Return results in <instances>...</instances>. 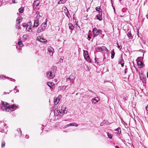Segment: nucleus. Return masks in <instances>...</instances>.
<instances>
[{
	"instance_id": "obj_14",
	"label": "nucleus",
	"mask_w": 148,
	"mask_h": 148,
	"mask_svg": "<svg viewBox=\"0 0 148 148\" xmlns=\"http://www.w3.org/2000/svg\"><path fill=\"white\" fill-rule=\"evenodd\" d=\"M102 11L99 12V14L97 15V19L99 21L102 20Z\"/></svg>"
},
{
	"instance_id": "obj_11",
	"label": "nucleus",
	"mask_w": 148,
	"mask_h": 148,
	"mask_svg": "<svg viewBox=\"0 0 148 148\" xmlns=\"http://www.w3.org/2000/svg\"><path fill=\"white\" fill-rule=\"evenodd\" d=\"M47 77L50 79H52L53 78L54 75L52 74V72L50 71H49L47 73Z\"/></svg>"
},
{
	"instance_id": "obj_20",
	"label": "nucleus",
	"mask_w": 148,
	"mask_h": 148,
	"mask_svg": "<svg viewBox=\"0 0 148 148\" xmlns=\"http://www.w3.org/2000/svg\"><path fill=\"white\" fill-rule=\"evenodd\" d=\"M140 79L142 81L143 83H145L146 82V76L144 77L140 76Z\"/></svg>"
},
{
	"instance_id": "obj_5",
	"label": "nucleus",
	"mask_w": 148,
	"mask_h": 148,
	"mask_svg": "<svg viewBox=\"0 0 148 148\" xmlns=\"http://www.w3.org/2000/svg\"><path fill=\"white\" fill-rule=\"evenodd\" d=\"M54 113L57 115H60L62 116L64 114L63 113V111L61 110V109L59 110H55L54 111Z\"/></svg>"
},
{
	"instance_id": "obj_27",
	"label": "nucleus",
	"mask_w": 148,
	"mask_h": 148,
	"mask_svg": "<svg viewBox=\"0 0 148 148\" xmlns=\"http://www.w3.org/2000/svg\"><path fill=\"white\" fill-rule=\"evenodd\" d=\"M4 130H0V132L2 133V135L4 136L6 134V131L5 132L4 131Z\"/></svg>"
},
{
	"instance_id": "obj_61",
	"label": "nucleus",
	"mask_w": 148,
	"mask_h": 148,
	"mask_svg": "<svg viewBox=\"0 0 148 148\" xmlns=\"http://www.w3.org/2000/svg\"><path fill=\"white\" fill-rule=\"evenodd\" d=\"M120 128L118 127V128H117V129H116L115 130H120Z\"/></svg>"
},
{
	"instance_id": "obj_64",
	"label": "nucleus",
	"mask_w": 148,
	"mask_h": 148,
	"mask_svg": "<svg viewBox=\"0 0 148 148\" xmlns=\"http://www.w3.org/2000/svg\"><path fill=\"white\" fill-rule=\"evenodd\" d=\"M1 109V106H0V109Z\"/></svg>"
},
{
	"instance_id": "obj_2",
	"label": "nucleus",
	"mask_w": 148,
	"mask_h": 148,
	"mask_svg": "<svg viewBox=\"0 0 148 148\" xmlns=\"http://www.w3.org/2000/svg\"><path fill=\"white\" fill-rule=\"evenodd\" d=\"M47 26V22H43L41 25L38 27L37 30V33H39L44 31Z\"/></svg>"
},
{
	"instance_id": "obj_44",
	"label": "nucleus",
	"mask_w": 148,
	"mask_h": 148,
	"mask_svg": "<svg viewBox=\"0 0 148 148\" xmlns=\"http://www.w3.org/2000/svg\"><path fill=\"white\" fill-rule=\"evenodd\" d=\"M0 124H1L2 125H4L5 126L6 125L3 122H2V121H0Z\"/></svg>"
},
{
	"instance_id": "obj_23",
	"label": "nucleus",
	"mask_w": 148,
	"mask_h": 148,
	"mask_svg": "<svg viewBox=\"0 0 148 148\" xmlns=\"http://www.w3.org/2000/svg\"><path fill=\"white\" fill-rule=\"evenodd\" d=\"M99 49H101V51H106L107 52L108 51V49L107 48H106V47L105 46H102L101 47L99 48Z\"/></svg>"
},
{
	"instance_id": "obj_10",
	"label": "nucleus",
	"mask_w": 148,
	"mask_h": 148,
	"mask_svg": "<svg viewBox=\"0 0 148 148\" xmlns=\"http://www.w3.org/2000/svg\"><path fill=\"white\" fill-rule=\"evenodd\" d=\"M119 63L120 64L121 66L123 67L124 64V61L122 57V54H121V57L120 58L119 60Z\"/></svg>"
},
{
	"instance_id": "obj_60",
	"label": "nucleus",
	"mask_w": 148,
	"mask_h": 148,
	"mask_svg": "<svg viewBox=\"0 0 148 148\" xmlns=\"http://www.w3.org/2000/svg\"><path fill=\"white\" fill-rule=\"evenodd\" d=\"M95 62H97V59H96V58H95Z\"/></svg>"
},
{
	"instance_id": "obj_4",
	"label": "nucleus",
	"mask_w": 148,
	"mask_h": 148,
	"mask_svg": "<svg viewBox=\"0 0 148 148\" xmlns=\"http://www.w3.org/2000/svg\"><path fill=\"white\" fill-rule=\"evenodd\" d=\"M19 106L18 105L13 104L12 105L9 106V108L11 111H13L14 109H16Z\"/></svg>"
},
{
	"instance_id": "obj_59",
	"label": "nucleus",
	"mask_w": 148,
	"mask_h": 148,
	"mask_svg": "<svg viewBox=\"0 0 148 148\" xmlns=\"http://www.w3.org/2000/svg\"><path fill=\"white\" fill-rule=\"evenodd\" d=\"M73 84H74V82L73 81L72 83L70 84V85L71 86Z\"/></svg>"
},
{
	"instance_id": "obj_35",
	"label": "nucleus",
	"mask_w": 148,
	"mask_h": 148,
	"mask_svg": "<svg viewBox=\"0 0 148 148\" xmlns=\"http://www.w3.org/2000/svg\"><path fill=\"white\" fill-rule=\"evenodd\" d=\"M40 41L42 42H47V40L45 39H44L42 38H41V40H40Z\"/></svg>"
},
{
	"instance_id": "obj_34",
	"label": "nucleus",
	"mask_w": 148,
	"mask_h": 148,
	"mask_svg": "<svg viewBox=\"0 0 148 148\" xmlns=\"http://www.w3.org/2000/svg\"><path fill=\"white\" fill-rule=\"evenodd\" d=\"M5 143L4 142H2L1 143V147L4 148L5 145Z\"/></svg>"
},
{
	"instance_id": "obj_38",
	"label": "nucleus",
	"mask_w": 148,
	"mask_h": 148,
	"mask_svg": "<svg viewBox=\"0 0 148 148\" xmlns=\"http://www.w3.org/2000/svg\"><path fill=\"white\" fill-rule=\"evenodd\" d=\"M107 135L108 136V137L110 138H111L112 137V134H109V133H107Z\"/></svg>"
},
{
	"instance_id": "obj_28",
	"label": "nucleus",
	"mask_w": 148,
	"mask_h": 148,
	"mask_svg": "<svg viewBox=\"0 0 148 148\" xmlns=\"http://www.w3.org/2000/svg\"><path fill=\"white\" fill-rule=\"evenodd\" d=\"M18 44L19 47H22L23 46V45L22 42L21 41H19L18 42Z\"/></svg>"
},
{
	"instance_id": "obj_62",
	"label": "nucleus",
	"mask_w": 148,
	"mask_h": 148,
	"mask_svg": "<svg viewBox=\"0 0 148 148\" xmlns=\"http://www.w3.org/2000/svg\"><path fill=\"white\" fill-rule=\"evenodd\" d=\"M88 38H89V39L90 38H91V37H90V36H88Z\"/></svg>"
},
{
	"instance_id": "obj_37",
	"label": "nucleus",
	"mask_w": 148,
	"mask_h": 148,
	"mask_svg": "<svg viewBox=\"0 0 148 148\" xmlns=\"http://www.w3.org/2000/svg\"><path fill=\"white\" fill-rule=\"evenodd\" d=\"M16 26L17 29H20V24H18H18H16Z\"/></svg>"
},
{
	"instance_id": "obj_39",
	"label": "nucleus",
	"mask_w": 148,
	"mask_h": 148,
	"mask_svg": "<svg viewBox=\"0 0 148 148\" xmlns=\"http://www.w3.org/2000/svg\"><path fill=\"white\" fill-rule=\"evenodd\" d=\"M88 93L90 94V95H92L94 93V92L91 90H90L89 92H88Z\"/></svg>"
},
{
	"instance_id": "obj_8",
	"label": "nucleus",
	"mask_w": 148,
	"mask_h": 148,
	"mask_svg": "<svg viewBox=\"0 0 148 148\" xmlns=\"http://www.w3.org/2000/svg\"><path fill=\"white\" fill-rule=\"evenodd\" d=\"M99 101V99L98 97H95L92 99L91 102L93 104H95Z\"/></svg>"
},
{
	"instance_id": "obj_43",
	"label": "nucleus",
	"mask_w": 148,
	"mask_h": 148,
	"mask_svg": "<svg viewBox=\"0 0 148 148\" xmlns=\"http://www.w3.org/2000/svg\"><path fill=\"white\" fill-rule=\"evenodd\" d=\"M60 88L61 89H64V90H65L66 88V87H65V86H61L60 87Z\"/></svg>"
},
{
	"instance_id": "obj_15",
	"label": "nucleus",
	"mask_w": 148,
	"mask_h": 148,
	"mask_svg": "<svg viewBox=\"0 0 148 148\" xmlns=\"http://www.w3.org/2000/svg\"><path fill=\"white\" fill-rule=\"evenodd\" d=\"M39 20L38 19H37L34 20V24L33 25V27L34 28L37 27L39 24Z\"/></svg>"
},
{
	"instance_id": "obj_24",
	"label": "nucleus",
	"mask_w": 148,
	"mask_h": 148,
	"mask_svg": "<svg viewBox=\"0 0 148 148\" xmlns=\"http://www.w3.org/2000/svg\"><path fill=\"white\" fill-rule=\"evenodd\" d=\"M111 58L112 59H113L115 53L114 52V50L113 49L111 52Z\"/></svg>"
},
{
	"instance_id": "obj_58",
	"label": "nucleus",
	"mask_w": 148,
	"mask_h": 148,
	"mask_svg": "<svg viewBox=\"0 0 148 148\" xmlns=\"http://www.w3.org/2000/svg\"><path fill=\"white\" fill-rule=\"evenodd\" d=\"M115 148H120L118 146H116L115 147Z\"/></svg>"
},
{
	"instance_id": "obj_19",
	"label": "nucleus",
	"mask_w": 148,
	"mask_h": 148,
	"mask_svg": "<svg viewBox=\"0 0 148 148\" xmlns=\"http://www.w3.org/2000/svg\"><path fill=\"white\" fill-rule=\"evenodd\" d=\"M40 3V1L39 0H36L35 1H34L33 3V5H34V7L35 5L36 7H37V6Z\"/></svg>"
},
{
	"instance_id": "obj_22",
	"label": "nucleus",
	"mask_w": 148,
	"mask_h": 148,
	"mask_svg": "<svg viewBox=\"0 0 148 148\" xmlns=\"http://www.w3.org/2000/svg\"><path fill=\"white\" fill-rule=\"evenodd\" d=\"M31 26H26V29L29 32H32V30L31 28Z\"/></svg>"
},
{
	"instance_id": "obj_47",
	"label": "nucleus",
	"mask_w": 148,
	"mask_h": 148,
	"mask_svg": "<svg viewBox=\"0 0 148 148\" xmlns=\"http://www.w3.org/2000/svg\"><path fill=\"white\" fill-rule=\"evenodd\" d=\"M27 25V24H26L25 23H23V26L24 27H26Z\"/></svg>"
},
{
	"instance_id": "obj_3",
	"label": "nucleus",
	"mask_w": 148,
	"mask_h": 148,
	"mask_svg": "<svg viewBox=\"0 0 148 148\" xmlns=\"http://www.w3.org/2000/svg\"><path fill=\"white\" fill-rule=\"evenodd\" d=\"M100 30H98L95 27L92 31L94 36L95 37L98 35L100 33Z\"/></svg>"
},
{
	"instance_id": "obj_46",
	"label": "nucleus",
	"mask_w": 148,
	"mask_h": 148,
	"mask_svg": "<svg viewBox=\"0 0 148 148\" xmlns=\"http://www.w3.org/2000/svg\"><path fill=\"white\" fill-rule=\"evenodd\" d=\"M18 132L19 133H20V135H19V136H21V133L22 132L21 131V130H18Z\"/></svg>"
},
{
	"instance_id": "obj_36",
	"label": "nucleus",
	"mask_w": 148,
	"mask_h": 148,
	"mask_svg": "<svg viewBox=\"0 0 148 148\" xmlns=\"http://www.w3.org/2000/svg\"><path fill=\"white\" fill-rule=\"evenodd\" d=\"M32 25V23L31 21H29L27 24V26H31Z\"/></svg>"
},
{
	"instance_id": "obj_18",
	"label": "nucleus",
	"mask_w": 148,
	"mask_h": 148,
	"mask_svg": "<svg viewBox=\"0 0 148 148\" xmlns=\"http://www.w3.org/2000/svg\"><path fill=\"white\" fill-rule=\"evenodd\" d=\"M138 65L140 68H142L144 66V64L140 61H139L137 62Z\"/></svg>"
},
{
	"instance_id": "obj_54",
	"label": "nucleus",
	"mask_w": 148,
	"mask_h": 148,
	"mask_svg": "<svg viewBox=\"0 0 148 148\" xmlns=\"http://www.w3.org/2000/svg\"><path fill=\"white\" fill-rule=\"evenodd\" d=\"M104 124V123H103V121L102 122V123H101V124H100V125H101V126H102V125H103V124Z\"/></svg>"
},
{
	"instance_id": "obj_56",
	"label": "nucleus",
	"mask_w": 148,
	"mask_h": 148,
	"mask_svg": "<svg viewBox=\"0 0 148 148\" xmlns=\"http://www.w3.org/2000/svg\"><path fill=\"white\" fill-rule=\"evenodd\" d=\"M53 69H54H54L56 70V69H57V67H56V66H54V67H53Z\"/></svg>"
},
{
	"instance_id": "obj_6",
	"label": "nucleus",
	"mask_w": 148,
	"mask_h": 148,
	"mask_svg": "<svg viewBox=\"0 0 148 148\" xmlns=\"http://www.w3.org/2000/svg\"><path fill=\"white\" fill-rule=\"evenodd\" d=\"M78 126V125L75 123H70L69 124H68L65 125L64 127V129H66L67 127L69 126H75L77 127Z\"/></svg>"
},
{
	"instance_id": "obj_7",
	"label": "nucleus",
	"mask_w": 148,
	"mask_h": 148,
	"mask_svg": "<svg viewBox=\"0 0 148 148\" xmlns=\"http://www.w3.org/2000/svg\"><path fill=\"white\" fill-rule=\"evenodd\" d=\"M75 78V77L73 75H71L69 77L66 78V81L67 82H69L71 81L74 80Z\"/></svg>"
},
{
	"instance_id": "obj_50",
	"label": "nucleus",
	"mask_w": 148,
	"mask_h": 148,
	"mask_svg": "<svg viewBox=\"0 0 148 148\" xmlns=\"http://www.w3.org/2000/svg\"><path fill=\"white\" fill-rule=\"evenodd\" d=\"M10 80H11V81H12V82H15V79H13L11 78H10Z\"/></svg>"
},
{
	"instance_id": "obj_42",
	"label": "nucleus",
	"mask_w": 148,
	"mask_h": 148,
	"mask_svg": "<svg viewBox=\"0 0 148 148\" xmlns=\"http://www.w3.org/2000/svg\"><path fill=\"white\" fill-rule=\"evenodd\" d=\"M19 11L20 13H22L23 12V9L21 8L19 9Z\"/></svg>"
},
{
	"instance_id": "obj_31",
	"label": "nucleus",
	"mask_w": 148,
	"mask_h": 148,
	"mask_svg": "<svg viewBox=\"0 0 148 148\" xmlns=\"http://www.w3.org/2000/svg\"><path fill=\"white\" fill-rule=\"evenodd\" d=\"M65 14H66V16L68 17L69 18L71 16L70 15L69 13L67 10V12H65Z\"/></svg>"
},
{
	"instance_id": "obj_49",
	"label": "nucleus",
	"mask_w": 148,
	"mask_h": 148,
	"mask_svg": "<svg viewBox=\"0 0 148 148\" xmlns=\"http://www.w3.org/2000/svg\"><path fill=\"white\" fill-rule=\"evenodd\" d=\"M25 137L26 138H27V139H28V138H29V136L28 135H26L25 136Z\"/></svg>"
},
{
	"instance_id": "obj_52",
	"label": "nucleus",
	"mask_w": 148,
	"mask_h": 148,
	"mask_svg": "<svg viewBox=\"0 0 148 148\" xmlns=\"http://www.w3.org/2000/svg\"><path fill=\"white\" fill-rule=\"evenodd\" d=\"M12 2L14 3H16L17 2H16L15 0H12Z\"/></svg>"
},
{
	"instance_id": "obj_45",
	"label": "nucleus",
	"mask_w": 148,
	"mask_h": 148,
	"mask_svg": "<svg viewBox=\"0 0 148 148\" xmlns=\"http://www.w3.org/2000/svg\"><path fill=\"white\" fill-rule=\"evenodd\" d=\"M41 38L40 36H38V37L37 38V40L40 41V40H41Z\"/></svg>"
},
{
	"instance_id": "obj_21",
	"label": "nucleus",
	"mask_w": 148,
	"mask_h": 148,
	"mask_svg": "<svg viewBox=\"0 0 148 148\" xmlns=\"http://www.w3.org/2000/svg\"><path fill=\"white\" fill-rule=\"evenodd\" d=\"M22 18L21 17L18 18L16 20V24H20V23L22 21Z\"/></svg>"
},
{
	"instance_id": "obj_41",
	"label": "nucleus",
	"mask_w": 148,
	"mask_h": 148,
	"mask_svg": "<svg viewBox=\"0 0 148 148\" xmlns=\"http://www.w3.org/2000/svg\"><path fill=\"white\" fill-rule=\"evenodd\" d=\"M17 88V86H15L14 88V89L16 91V92H15V93L19 92V90L18 89H16Z\"/></svg>"
},
{
	"instance_id": "obj_63",
	"label": "nucleus",
	"mask_w": 148,
	"mask_h": 148,
	"mask_svg": "<svg viewBox=\"0 0 148 148\" xmlns=\"http://www.w3.org/2000/svg\"><path fill=\"white\" fill-rule=\"evenodd\" d=\"M43 132V131H42V132L40 134H41V135H42V134H41V133H42V132Z\"/></svg>"
},
{
	"instance_id": "obj_53",
	"label": "nucleus",
	"mask_w": 148,
	"mask_h": 148,
	"mask_svg": "<svg viewBox=\"0 0 148 148\" xmlns=\"http://www.w3.org/2000/svg\"><path fill=\"white\" fill-rule=\"evenodd\" d=\"M9 93H10V92H9L8 93V92H4L3 93V95H5V94H9Z\"/></svg>"
},
{
	"instance_id": "obj_48",
	"label": "nucleus",
	"mask_w": 148,
	"mask_h": 148,
	"mask_svg": "<svg viewBox=\"0 0 148 148\" xmlns=\"http://www.w3.org/2000/svg\"><path fill=\"white\" fill-rule=\"evenodd\" d=\"M117 47L119 48V49H120L121 50V47L119 45H118V44L117 43Z\"/></svg>"
},
{
	"instance_id": "obj_25",
	"label": "nucleus",
	"mask_w": 148,
	"mask_h": 148,
	"mask_svg": "<svg viewBox=\"0 0 148 148\" xmlns=\"http://www.w3.org/2000/svg\"><path fill=\"white\" fill-rule=\"evenodd\" d=\"M127 35L130 39H132V36L131 34V33L130 31H129L127 34Z\"/></svg>"
},
{
	"instance_id": "obj_40",
	"label": "nucleus",
	"mask_w": 148,
	"mask_h": 148,
	"mask_svg": "<svg viewBox=\"0 0 148 148\" xmlns=\"http://www.w3.org/2000/svg\"><path fill=\"white\" fill-rule=\"evenodd\" d=\"M103 123H104V124H105L106 125H107L109 124V122L107 121H104Z\"/></svg>"
},
{
	"instance_id": "obj_51",
	"label": "nucleus",
	"mask_w": 148,
	"mask_h": 148,
	"mask_svg": "<svg viewBox=\"0 0 148 148\" xmlns=\"http://www.w3.org/2000/svg\"><path fill=\"white\" fill-rule=\"evenodd\" d=\"M127 68H126L125 69V73H126L127 72Z\"/></svg>"
},
{
	"instance_id": "obj_30",
	"label": "nucleus",
	"mask_w": 148,
	"mask_h": 148,
	"mask_svg": "<svg viewBox=\"0 0 148 148\" xmlns=\"http://www.w3.org/2000/svg\"><path fill=\"white\" fill-rule=\"evenodd\" d=\"M66 2L65 0H60L59 2H58L59 4L64 3Z\"/></svg>"
},
{
	"instance_id": "obj_33",
	"label": "nucleus",
	"mask_w": 148,
	"mask_h": 148,
	"mask_svg": "<svg viewBox=\"0 0 148 148\" xmlns=\"http://www.w3.org/2000/svg\"><path fill=\"white\" fill-rule=\"evenodd\" d=\"M9 78V77H7L3 76V75H0V78L2 79L3 80L5 78Z\"/></svg>"
},
{
	"instance_id": "obj_17",
	"label": "nucleus",
	"mask_w": 148,
	"mask_h": 148,
	"mask_svg": "<svg viewBox=\"0 0 148 148\" xmlns=\"http://www.w3.org/2000/svg\"><path fill=\"white\" fill-rule=\"evenodd\" d=\"M66 109V107L64 105H63L61 107V110L63 111V114L66 113L67 111L65 110Z\"/></svg>"
},
{
	"instance_id": "obj_55",
	"label": "nucleus",
	"mask_w": 148,
	"mask_h": 148,
	"mask_svg": "<svg viewBox=\"0 0 148 148\" xmlns=\"http://www.w3.org/2000/svg\"><path fill=\"white\" fill-rule=\"evenodd\" d=\"M146 109L147 111H148V105H147L146 108Z\"/></svg>"
},
{
	"instance_id": "obj_29",
	"label": "nucleus",
	"mask_w": 148,
	"mask_h": 148,
	"mask_svg": "<svg viewBox=\"0 0 148 148\" xmlns=\"http://www.w3.org/2000/svg\"><path fill=\"white\" fill-rule=\"evenodd\" d=\"M28 37V36L27 34H24L23 36V38L24 40H26Z\"/></svg>"
},
{
	"instance_id": "obj_12",
	"label": "nucleus",
	"mask_w": 148,
	"mask_h": 148,
	"mask_svg": "<svg viewBox=\"0 0 148 148\" xmlns=\"http://www.w3.org/2000/svg\"><path fill=\"white\" fill-rule=\"evenodd\" d=\"M61 98V96H58V98H54V102L55 105H57L58 104Z\"/></svg>"
},
{
	"instance_id": "obj_57",
	"label": "nucleus",
	"mask_w": 148,
	"mask_h": 148,
	"mask_svg": "<svg viewBox=\"0 0 148 148\" xmlns=\"http://www.w3.org/2000/svg\"><path fill=\"white\" fill-rule=\"evenodd\" d=\"M21 48H19L18 49V50H19V52H20L21 51Z\"/></svg>"
},
{
	"instance_id": "obj_13",
	"label": "nucleus",
	"mask_w": 148,
	"mask_h": 148,
	"mask_svg": "<svg viewBox=\"0 0 148 148\" xmlns=\"http://www.w3.org/2000/svg\"><path fill=\"white\" fill-rule=\"evenodd\" d=\"M53 49L51 47L49 46L48 48V51L49 52L50 55L52 56L53 54Z\"/></svg>"
},
{
	"instance_id": "obj_9",
	"label": "nucleus",
	"mask_w": 148,
	"mask_h": 148,
	"mask_svg": "<svg viewBox=\"0 0 148 148\" xmlns=\"http://www.w3.org/2000/svg\"><path fill=\"white\" fill-rule=\"evenodd\" d=\"M84 56L85 59L88 61L89 59V56L88 54V52L87 51H84Z\"/></svg>"
},
{
	"instance_id": "obj_32",
	"label": "nucleus",
	"mask_w": 148,
	"mask_h": 148,
	"mask_svg": "<svg viewBox=\"0 0 148 148\" xmlns=\"http://www.w3.org/2000/svg\"><path fill=\"white\" fill-rule=\"evenodd\" d=\"M95 9L96 10L98 11L99 12L102 11L101 9H100V7H97Z\"/></svg>"
},
{
	"instance_id": "obj_16",
	"label": "nucleus",
	"mask_w": 148,
	"mask_h": 148,
	"mask_svg": "<svg viewBox=\"0 0 148 148\" xmlns=\"http://www.w3.org/2000/svg\"><path fill=\"white\" fill-rule=\"evenodd\" d=\"M47 84L51 88H53L55 87V85L53 83L51 82H47Z\"/></svg>"
},
{
	"instance_id": "obj_26",
	"label": "nucleus",
	"mask_w": 148,
	"mask_h": 148,
	"mask_svg": "<svg viewBox=\"0 0 148 148\" xmlns=\"http://www.w3.org/2000/svg\"><path fill=\"white\" fill-rule=\"evenodd\" d=\"M69 28L71 30H73L74 27L73 25L71 23H69Z\"/></svg>"
},
{
	"instance_id": "obj_1",
	"label": "nucleus",
	"mask_w": 148,
	"mask_h": 148,
	"mask_svg": "<svg viewBox=\"0 0 148 148\" xmlns=\"http://www.w3.org/2000/svg\"><path fill=\"white\" fill-rule=\"evenodd\" d=\"M1 105V109L4 112H11V110L9 108V106H7L9 104L5 102L1 101L0 102Z\"/></svg>"
}]
</instances>
